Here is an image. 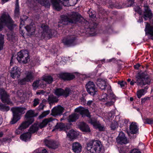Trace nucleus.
<instances>
[{
    "label": "nucleus",
    "instance_id": "nucleus-1",
    "mask_svg": "<svg viewBox=\"0 0 153 153\" xmlns=\"http://www.w3.org/2000/svg\"><path fill=\"white\" fill-rule=\"evenodd\" d=\"M64 25H68L69 23L75 24L77 22L81 23L85 25L89 24L88 22L85 20L77 12H73L67 15H63L62 16L61 20L59 22Z\"/></svg>",
    "mask_w": 153,
    "mask_h": 153
},
{
    "label": "nucleus",
    "instance_id": "nucleus-2",
    "mask_svg": "<svg viewBox=\"0 0 153 153\" xmlns=\"http://www.w3.org/2000/svg\"><path fill=\"white\" fill-rule=\"evenodd\" d=\"M4 25L11 31L16 26L9 14L6 12H4L0 17V32L3 30Z\"/></svg>",
    "mask_w": 153,
    "mask_h": 153
},
{
    "label": "nucleus",
    "instance_id": "nucleus-3",
    "mask_svg": "<svg viewBox=\"0 0 153 153\" xmlns=\"http://www.w3.org/2000/svg\"><path fill=\"white\" fill-rule=\"evenodd\" d=\"M136 81H133L132 80L130 82V84L133 85L135 83L137 84L138 86L142 88L146 84H150L151 79L146 72L138 73L135 76Z\"/></svg>",
    "mask_w": 153,
    "mask_h": 153
},
{
    "label": "nucleus",
    "instance_id": "nucleus-4",
    "mask_svg": "<svg viewBox=\"0 0 153 153\" xmlns=\"http://www.w3.org/2000/svg\"><path fill=\"white\" fill-rule=\"evenodd\" d=\"M87 153H100L102 146L100 141L92 140L86 143Z\"/></svg>",
    "mask_w": 153,
    "mask_h": 153
},
{
    "label": "nucleus",
    "instance_id": "nucleus-5",
    "mask_svg": "<svg viewBox=\"0 0 153 153\" xmlns=\"http://www.w3.org/2000/svg\"><path fill=\"white\" fill-rule=\"evenodd\" d=\"M26 108L22 107H12L11 110L13 114V117L10 122V124H13L19 120L21 117L22 115L24 114Z\"/></svg>",
    "mask_w": 153,
    "mask_h": 153
},
{
    "label": "nucleus",
    "instance_id": "nucleus-6",
    "mask_svg": "<svg viewBox=\"0 0 153 153\" xmlns=\"http://www.w3.org/2000/svg\"><path fill=\"white\" fill-rule=\"evenodd\" d=\"M103 94L100 97V100L102 102H106L105 105L106 106H110L114 105L116 100L115 95L112 92L110 93Z\"/></svg>",
    "mask_w": 153,
    "mask_h": 153
},
{
    "label": "nucleus",
    "instance_id": "nucleus-7",
    "mask_svg": "<svg viewBox=\"0 0 153 153\" xmlns=\"http://www.w3.org/2000/svg\"><path fill=\"white\" fill-rule=\"evenodd\" d=\"M96 83L97 86L102 90H105L107 89V93H110L112 91L111 86L107 82V80L101 78H98L96 81Z\"/></svg>",
    "mask_w": 153,
    "mask_h": 153
},
{
    "label": "nucleus",
    "instance_id": "nucleus-8",
    "mask_svg": "<svg viewBox=\"0 0 153 153\" xmlns=\"http://www.w3.org/2000/svg\"><path fill=\"white\" fill-rule=\"evenodd\" d=\"M38 115V113L35 112L34 110L30 109L28 111L25 115V121L23 122L29 126L34 121V117Z\"/></svg>",
    "mask_w": 153,
    "mask_h": 153
},
{
    "label": "nucleus",
    "instance_id": "nucleus-9",
    "mask_svg": "<svg viewBox=\"0 0 153 153\" xmlns=\"http://www.w3.org/2000/svg\"><path fill=\"white\" fill-rule=\"evenodd\" d=\"M53 123H55L56 125L55 126V128L53 130V131L56 129H59V131H63L67 133V131L70 128V124H65L61 122L58 123V120L55 118H53Z\"/></svg>",
    "mask_w": 153,
    "mask_h": 153
},
{
    "label": "nucleus",
    "instance_id": "nucleus-10",
    "mask_svg": "<svg viewBox=\"0 0 153 153\" xmlns=\"http://www.w3.org/2000/svg\"><path fill=\"white\" fill-rule=\"evenodd\" d=\"M86 88L88 93L91 96H94L97 94V88L92 82L89 81L86 85Z\"/></svg>",
    "mask_w": 153,
    "mask_h": 153
},
{
    "label": "nucleus",
    "instance_id": "nucleus-11",
    "mask_svg": "<svg viewBox=\"0 0 153 153\" xmlns=\"http://www.w3.org/2000/svg\"><path fill=\"white\" fill-rule=\"evenodd\" d=\"M41 27L43 30V33L42 36L44 37H46L48 39L52 37L53 34L55 33V30L49 29V27L44 24H42Z\"/></svg>",
    "mask_w": 153,
    "mask_h": 153
},
{
    "label": "nucleus",
    "instance_id": "nucleus-12",
    "mask_svg": "<svg viewBox=\"0 0 153 153\" xmlns=\"http://www.w3.org/2000/svg\"><path fill=\"white\" fill-rule=\"evenodd\" d=\"M76 37L74 35H68L62 39V42L64 45L68 46L74 45L75 44Z\"/></svg>",
    "mask_w": 153,
    "mask_h": 153
},
{
    "label": "nucleus",
    "instance_id": "nucleus-13",
    "mask_svg": "<svg viewBox=\"0 0 153 153\" xmlns=\"http://www.w3.org/2000/svg\"><path fill=\"white\" fill-rule=\"evenodd\" d=\"M0 96L1 101L3 103L10 105H13V103L10 100L9 95L5 90L3 89L0 90Z\"/></svg>",
    "mask_w": 153,
    "mask_h": 153
},
{
    "label": "nucleus",
    "instance_id": "nucleus-14",
    "mask_svg": "<svg viewBox=\"0 0 153 153\" xmlns=\"http://www.w3.org/2000/svg\"><path fill=\"white\" fill-rule=\"evenodd\" d=\"M71 90L69 88H66L65 90L61 88H56L54 91V94L57 96H63L67 97L69 96L71 93Z\"/></svg>",
    "mask_w": 153,
    "mask_h": 153
},
{
    "label": "nucleus",
    "instance_id": "nucleus-15",
    "mask_svg": "<svg viewBox=\"0 0 153 153\" xmlns=\"http://www.w3.org/2000/svg\"><path fill=\"white\" fill-rule=\"evenodd\" d=\"M144 11H143V18L146 21L148 19H151L153 17L152 12L147 4H144L143 5Z\"/></svg>",
    "mask_w": 153,
    "mask_h": 153
},
{
    "label": "nucleus",
    "instance_id": "nucleus-16",
    "mask_svg": "<svg viewBox=\"0 0 153 153\" xmlns=\"http://www.w3.org/2000/svg\"><path fill=\"white\" fill-rule=\"evenodd\" d=\"M45 145L49 148L55 149L58 147V144L53 140L45 139L44 141Z\"/></svg>",
    "mask_w": 153,
    "mask_h": 153
},
{
    "label": "nucleus",
    "instance_id": "nucleus-17",
    "mask_svg": "<svg viewBox=\"0 0 153 153\" xmlns=\"http://www.w3.org/2000/svg\"><path fill=\"white\" fill-rule=\"evenodd\" d=\"M75 111L76 112H79L83 117L86 116L87 117L90 118L91 117L89 110L88 109H85L82 107H79L76 108L75 109Z\"/></svg>",
    "mask_w": 153,
    "mask_h": 153
},
{
    "label": "nucleus",
    "instance_id": "nucleus-18",
    "mask_svg": "<svg viewBox=\"0 0 153 153\" xmlns=\"http://www.w3.org/2000/svg\"><path fill=\"white\" fill-rule=\"evenodd\" d=\"M64 108L60 105L54 107L51 110V115L56 116L62 115Z\"/></svg>",
    "mask_w": 153,
    "mask_h": 153
},
{
    "label": "nucleus",
    "instance_id": "nucleus-19",
    "mask_svg": "<svg viewBox=\"0 0 153 153\" xmlns=\"http://www.w3.org/2000/svg\"><path fill=\"white\" fill-rule=\"evenodd\" d=\"M27 51L26 50H21L18 53L17 56L16 57L14 56L13 55H12L10 61V64L11 65L13 63V61H14L16 58L18 60V62L20 63L22 61V59L23 58L24 55V54H25L26 52H27Z\"/></svg>",
    "mask_w": 153,
    "mask_h": 153
},
{
    "label": "nucleus",
    "instance_id": "nucleus-20",
    "mask_svg": "<svg viewBox=\"0 0 153 153\" xmlns=\"http://www.w3.org/2000/svg\"><path fill=\"white\" fill-rule=\"evenodd\" d=\"M117 141L118 143L120 144H126L129 142L128 140L125 137V134L122 131L120 133L117 138Z\"/></svg>",
    "mask_w": 153,
    "mask_h": 153
},
{
    "label": "nucleus",
    "instance_id": "nucleus-21",
    "mask_svg": "<svg viewBox=\"0 0 153 153\" xmlns=\"http://www.w3.org/2000/svg\"><path fill=\"white\" fill-rule=\"evenodd\" d=\"M90 123L93 125L95 128L98 129L100 131H103L105 129L104 126H101L99 122L97 121L96 120L91 119L90 121Z\"/></svg>",
    "mask_w": 153,
    "mask_h": 153
},
{
    "label": "nucleus",
    "instance_id": "nucleus-22",
    "mask_svg": "<svg viewBox=\"0 0 153 153\" xmlns=\"http://www.w3.org/2000/svg\"><path fill=\"white\" fill-rule=\"evenodd\" d=\"M48 123H49V125L53 123V118L52 117H50L48 119L46 118L43 120L41 123L38 122L40 129H42L46 127Z\"/></svg>",
    "mask_w": 153,
    "mask_h": 153
},
{
    "label": "nucleus",
    "instance_id": "nucleus-23",
    "mask_svg": "<svg viewBox=\"0 0 153 153\" xmlns=\"http://www.w3.org/2000/svg\"><path fill=\"white\" fill-rule=\"evenodd\" d=\"M10 73L11 77L13 79L19 77L20 74L19 69L16 66L13 67L11 69Z\"/></svg>",
    "mask_w": 153,
    "mask_h": 153
},
{
    "label": "nucleus",
    "instance_id": "nucleus-24",
    "mask_svg": "<svg viewBox=\"0 0 153 153\" xmlns=\"http://www.w3.org/2000/svg\"><path fill=\"white\" fill-rule=\"evenodd\" d=\"M97 24L95 22H93L89 24L88 27L86 29V31L90 34L93 35L96 32V29Z\"/></svg>",
    "mask_w": 153,
    "mask_h": 153
},
{
    "label": "nucleus",
    "instance_id": "nucleus-25",
    "mask_svg": "<svg viewBox=\"0 0 153 153\" xmlns=\"http://www.w3.org/2000/svg\"><path fill=\"white\" fill-rule=\"evenodd\" d=\"M72 150L75 153H79L81 152L82 146L81 144L78 142H74L72 145Z\"/></svg>",
    "mask_w": 153,
    "mask_h": 153
},
{
    "label": "nucleus",
    "instance_id": "nucleus-26",
    "mask_svg": "<svg viewBox=\"0 0 153 153\" xmlns=\"http://www.w3.org/2000/svg\"><path fill=\"white\" fill-rule=\"evenodd\" d=\"M145 31L146 34H149L151 36V39L153 40V25H151L148 23H147Z\"/></svg>",
    "mask_w": 153,
    "mask_h": 153
},
{
    "label": "nucleus",
    "instance_id": "nucleus-27",
    "mask_svg": "<svg viewBox=\"0 0 153 153\" xmlns=\"http://www.w3.org/2000/svg\"><path fill=\"white\" fill-rule=\"evenodd\" d=\"M25 28L28 33L30 35H33L35 33L36 27L35 25L32 23L29 25H27Z\"/></svg>",
    "mask_w": 153,
    "mask_h": 153
},
{
    "label": "nucleus",
    "instance_id": "nucleus-28",
    "mask_svg": "<svg viewBox=\"0 0 153 153\" xmlns=\"http://www.w3.org/2000/svg\"><path fill=\"white\" fill-rule=\"evenodd\" d=\"M14 13V16L15 18H19L20 14V11L19 0H16Z\"/></svg>",
    "mask_w": 153,
    "mask_h": 153
},
{
    "label": "nucleus",
    "instance_id": "nucleus-29",
    "mask_svg": "<svg viewBox=\"0 0 153 153\" xmlns=\"http://www.w3.org/2000/svg\"><path fill=\"white\" fill-rule=\"evenodd\" d=\"M80 129L83 132L89 133L91 130L88 125L84 122H81L79 125Z\"/></svg>",
    "mask_w": 153,
    "mask_h": 153
},
{
    "label": "nucleus",
    "instance_id": "nucleus-30",
    "mask_svg": "<svg viewBox=\"0 0 153 153\" xmlns=\"http://www.w3.org/2000/svg\"><path fill=\"white\" fill-rule=\"evenodd\" d=\"M78 135L77 132L73 129L70 130L67 134V137L71 140L76 139Z\"/></svg>",
    "mask_w": 153,
    "mask_h": 153
},
{
    "label": "nucleus",
    "instance_id": "nucleus-31",
    "mask_svg": "<svg viewBox=\"0 0 153 153\" xmlns=\"http://www.w3.org/2000/svg\"><path fill=\"white\" fill-rule=\"evenodd\" d=\"M136 124V123L132 122L130 126L129 129L131 134H136L138 133V128Z\"/></svg>",
    "mask_w": 153,
    "mask_h": 153
},
{
    "label": "nucleus",
    "instance_id": "nucleus-32",
    "mask_svg": "<svg viewBox=\"0 0 153 153\" xmlns=\"http://www.w3.org/2000/svg\"><path fill=\"white\" fill-rule=\"evenodd\" d=\"M28 126H29L27 125L23 122H22L19 127L15 131V134L16 135L20 134L25 129L27 128Z\"/></svg>",
    "mask_w": 153,
    "mask_h": 153
},
{
    "label": "nucleus",
    "instance_id": "nucleus-33",
    "mask_svg": "<svg viewBox=\"0 0 153 153\" xmlns=\"http://www.w3.org/2000/svg\"><path fill=\"white\" fill-rule=\"evenodd\" d=\"M39 128H40L38 122H37L30 126L29 130V132H30L31 134L37 132Z\"/></svg>",
    "mask_w": 153,
    "mask_h": 153
},
{
    "label": "nucleus",
    "instance_id": "nucleus-34",
    "mask_svg": "<svg viewBox=\"0 0 153 153\" xmlns=\"http://www.w3.org/2000/svg\"><path fill=\"white\" fill-rule=\"evenodd\" d=\"M52 5L54 9L57 11H60L62 9L59 2L57 0H51Z\"/></svg>",
    "mask_w": 153,
    "mask_h": 153
},
{
    "label": "nucleus",
    "instance_id": "nucleus-35",
    "mask_svg": "<svg viewBox=\"0 0 153 153\" xmlns=\"http://www.w3.org/2000/svg\"><path fill=\"white\" fill-rule=\"evenodd\" d=\"M31 136V133L28 132L21 135L20 138L22 140L26 142L30 140Z\"/></svg>",
    "mask_w": 153,
    "mask_h": 153
},
{
    "label": "nucleus",
    "instance_id": "nucleus-36",
    "mask_svg": "<svg viewBox=\"0 0 153 153\" xmlns=\"http://www.w3.org/2000/svg\"><path fill=\"white\" fill-rule=\"evenodd\" d=\"M26 77H25L27 82L33 81L35 78L34 74L33 72L30 71L25 73Z\"/></svg>",
    "mask_w": 153,
    "mask_h": 153
},
{
    "label": "nucleus",
    "instance_id": "nucleus-37",
    "mask_svg": "<svg viewBox=\"0 0 153 153\" xmlns=\"http://www.w3.org/2000/svg\"><path fill=\"white\" fill-rule=\"evenodd\" d=\"M48 100L50 105L57 102L59 100L58 98L53 94H50L48 96Z\"/></svg>",
    "mask_w": 153,
    "mask_h": 153
},
{
    "label": "nucleus",
    "instance_id": "nucleus-38",
    "mask_svg": "<svg viewBox=\"0 0 153 153\" xmlns=\"http://www.w3.org/2000/svg\"><path fill=\"white\" fill-rule=\"evenodd\" d=\"M79 115L76 113H74L71 114L68 116V120L69 122H73L76 121L78 119Z\"/></svg>",
    "mask_w": 153,
    "mask_h": 153
},
{
    "label": "nucleus",
    "instance_id": "nucleus-39",
    "mask_svg": "<svg viewBox=\"0 0 153 153\" xmlns=\"http://www.w3.org/2000/svg\"><path fill=\"white\" fill-rule=\"evenodd\" d=\"M40 4L45 7H49L51 3L49 0H36Z\"/></svg>",
    "mask_w": 153,
    "mask_h": 153
},
{
    "label": "nucleus",
    "instance_id": "nucleus-40",
    "mask_svg": "<svg viewBox=\"0 0 153 153\" xmlns=\"http://www.w3.org/2000/svg\"><path fill=\"white\" fill-rule=\"evenodd\" d=\"M7 39L11 42H14L16 41V36L13 33H7Z\"/></svg>",
    "mask_w": 153,
    "mask_h": 153
},
{
    "label": "nucleus",
    "instance_id": "nucleus-41",
    "mask_svg": "<svg viewBox=\"0 0 153 153\" xmlns=\"http://www.w3.org/2000/svg\"><path fill=\"white\" fill-rule=\"evenodd\" d=\"M24 55L23 58L22 59V60L20 63L26 64L30 60L29 53L27 51V52H26Z\"/></svg>",
    "mask_w": 153,
    "mask_h": 153
},
{
    "label": "nucleus",
    "instance_id": "nucleus-42",
    "mask_svg": "<svg viewBox=\"0 0 153 153\" xmlns=\"http://www.w3.org/2000/svg\"><path fill=\"white\" fill-rule=\"evenodd\" d=\"M42 80L47 82L48 84H51L53 81V78L50 76H44Z\"/></svg>",
    "mask_w": 153,
    "mask_h": 153
},
{
    "label": "nucleus",
    "instance_id": "nucleus-43",
    "mask_svg": "<svg viewBox=\"0 0 153 153\" xmlns=\"http://www.w3.org/2000/svg\"><path fill=\"white\" fill-rule=\"evenodd\" d=\"M10 109V107L5 104L0 103V110L3 112H7Z\"/></svg>",
    "mask_w": 153,
    "mask_h": 153
},
{
    "label": "nucleus",
    "instance_id": "nucleus-44",
    "mask_svg": "<svg viewBox=\"0 0 153 153\" xmlns=\"http://www.w3.org/2000/svg\"><path fill=\"white\" fill-rule=\"evenodd\" d=\"M148 88V86H146L145 87L144 89H142L138 91L137 92V97L139 98H140L144 94V93L146 90Z\"/></svg>",
    "mask_w": 153,
    "mask_h": 153
},
{
    "label": "nucleus",
    "instance_id": "nucleus-45",
    "mask_svg": "<svg viewBox=\"0 0 153 153\" xmlns=\"http://www.w3.org/2000/svg\"><path fill=\"white\" fill-rule=\"evenodd\" d=\"M117 123L115 121L113 120L111 124L110 127L111 129L112 130H114L118 127Z\"/></svg>",
    "mask_w": 153,
    "mask_h": 153
},
{
    "label": "nucleus",
    "instance_id": "nucleus-46",
    "mask_svg": "<svg viewBox=\"0 0 153 153\" xmlns=\"http://www.w3.org/2000/svg\"><path fill=\"white\" fill-rule=\"evenodd\" d=\"M4 43V35L0 34V51L3 49Z\"/></svg>",
    "mask_w": 153,
    "mask_h": 153
},
{
    "label": "nucleus",
    "instance_id": "nucleus-47",
    "mask_svg": "<svg viewBox=\"0 0 153 153\" xmlns=\"http://www.w3.org/2000/svg\"><path fill=\"white\" fill-rule=\"evenodd\" d=\"M134 9L135 12L138 13L139 15H141L142 13V10L138 5H136L134 8Z\"/></svg>",
    "mask_w": 153,
    "mask_h": 153
},
{
    "label": "nucleus",
    "instance_id": "nucleus-48",
    "mask_svg": "<svg viewBox=\"0 0 153 153\" xmlns=\"http://www.w3.org/2000/svg\"><path fill=\"white\" fill-rule=\"evenodd\" d=\"M88 13L89 17L91 18H94L96 16V12L93 10H89Z\"/></svg>",
    "mask_w": 153,
    "mask_h": 153
},
{
    "label": "nucleus",
    "instance_id": "nucleus-49",
    "mask_svg": "<svg viewBox=\"0 0 153 153\" xmlns=\"http://www.w3.org/2000/svg\"><path fill=\"white\" fill-rule=\"evenodd\" d=\"M50 112V111L49 110L44 111L39 116L38 118L39 119H42L43 117H45L47 115L49 114Z\"/></svg>",
    "mask_w": 153,
    "mask_h": 153
},
{
    "label": "nucleus",
    "instance_id": "nucleus-50",
    "mask_svg": "<svg viewBox=\"0 0 153 153\" xmlns=\"http://www.w3.org/2000/svg\"><path fill=\"white\" fill-rule=\"evenodd\" d=\"M67 73H62L59 74L58 77L62 79L67 80Z\"/></svg>",
    "mask_w": 153,
    "mask_h": 153
},
{
    "label": "nucleus",
    "instance_id": "nucleus-51",
    "mask_svg": "<svg viewBox=\"0 0 153 153\" xmlns=\"http://www.w3.org/2000/svg\"><path fill=\"white\" fill-rule=\"evenodd\" d=\"M33 153H48L46 149H36Z\"/></svg>",
    "mask_w": 153,
    "mask_h": 153
},
{
    "label": "nucleus",
    "instance_id": "nucleus-52",
    "mask_svg": "<svg viewBox=\"0 0 153 153\" xmlns=\"http://www.w3.org/2000/svg\"><path fill=\"white\" fill-rule=\"evenodd\" d=\"M40 81V80H38L33 82L32 86L34 89H36L39 87Z\"/></svg>",
    "mask_w": 153,
    "mask_h": 153
},
{
    "label": "nucleus",
    "instance_id": "nucleus-53",
    "mask_svg": "<svg viewBox=\"0 0 153 153\" xmlns=\"http://www.w3.org/2000/svg\"><path fill=\"white\" fill-rule=\"evenodd\" d=\"M27 82V80L25 78L21 79H19L18 80V83L21 85H25L26 84Z\"/></svg>",
    "mask_w": 153,
    "mask_h": 153
},
{
    "label": "nucleus",
    "instance_id": "nucleus-54",
    "mask_svg": "<svg viewBox=\"0 0 153 153\" xmlns=\"http://www.w3.org/2000/svg\"><path fill=\"white\" fill-rule=\"evenodd\" d=\"M67 81L71 80L75 78V76L71 73H67Z\"/></svg>",
    "mask_w": 153,
    "mask_h": 153
},
{
    "label": "nucleus",
    "instance_id": "nucleus-55",
    "mask_svg": "<svg viewBox=\"0 0 153 153\" xmlns=\"http://www.w3.org/2000/svg\"><path fill=\"white\" fill-rule=\"evenodd\" d=\"M113 1H114V0ZM108 3L109 4L110 7L111 8H113V7L119 8V7H118L116 4L114 3V1H112V0H109Z\"/></svg>",
    "mask_w": 153,
    "mask_h": 153
},
{
    "label": "nucleus",
    "instance_id": "nucleus-56",
    "mask_svg": "<svg viewBox=\"0 0 153 153\" xmlns=\"http://www.w3.org/2000/svg\"><path fill=\"white\" fill-rule=\"evenodd\" d=\"M118 84L120 85L122 88H124L126 85V82L123 81H119L118 82Z\"/></svg>",
    "mask_w": 153,
    "mask_h": 153
},
{
    "label": "nucleus",
    "instance_id": "nucleus-57",
    "mask_svg": "<svg viewBox=\"0 0 153 153\" xmlns=\"http://www.w3.org/2000/svg\"><path fill=\"white\" fill-rule=\"evenodd\" d=\"M145 123H147L149 124H153V119L147 118L145 120Z\"/></svg>",
    "mask_w": 153,
    "mask_h": 153
},
{
    "label": "nucleus",
    "instance_id": "nucleus-58",
    "mask_svg": "<svg viewBox=\"0 0 153 153\" xmlns=\"http://www.w3.org/2000/svg\"><path fill=\"white\" fill-rule=\"evenodd\" d=\"M150 98V97H145L144 98H142L141 101V104H143V103H145L146 101L147 100H149Z\"/></svg>",
    "mask_w": 153,
    "mask_h": 153
},
{
    "label": "nucleus",
    "instance_id": "nucleus-59",
    "mask_svg": "<svg viewBox=\"0 0 153 153\" xmlns=\"http://www.w3.org/2000/svg\"><path fill=\"white\" fill-rule=\"evenodd\" d=\"M39 100L37 98L33 100V106H36L39 103Z\"/></svg>",
    "mask_w": 153,
    "mask_h": 153
},
{
    "label": "nucleus",
    "instance_id": "nucleus-60",
    "mask_svg": "<svg viewBox=\"0 0 153 153\" xmlns=\"http://www.w3.org/2000/svg\"><path fill=\"white\" fill-rule=\"evenodd\" d=\"M130 153H141L138 149H132Z\"/></svg>",
    "mask_w": 153,
    "mask_h": 153
},
{
    "label": "nucleus",
    "instance_id": "nucleus-61",
    "mask_svg": "<svg viewBox=\"0 0 153 153\" xmlns=\"http://www.w3.org/2000/svg\"><path fill=\"white\" fill-rule=\"evenodd\" d=\"M44 105L42 103H41L39 106V110H42L44 108Z\"/></svg>",
    "mask_w": 153,
    "mask_h": 153
},
{
    "label": "nucleus",
    "instance_id": "nucleus-62",
    "mask_svg": "<svg viewBox=\"0 0 153 153\" xmlns=\"http://www.w3.org/2000/svg\"><path fill=\"white\" fill-rule=\"evenodd\" d=\"M28 17L25 15H23L20 18V20L25 21L27 18Z\"/></svg>",
    "mask_w": 153,
    "mask_h": 153
},
{
    "label": "nucleus",
    "instance_id": "nucleus-63",
    "mask_svg": "<svg viewBox=\"0 0 153 153\" xmlns=\"http://www.w3.org/2000/svg\"><path fill=\"white\" fill-rule=\"evenodd\" d=\"M134 0H129L128 2L129 3H130V4L129 5H128L127 6V7H129V6L131 7V6H132L133 4H134Z\"/></svg>",
    "mask_w": 153,
    "mask_h": 153
},
{
    "label": "nucleus",
    "instance_id": "nucleus-64",
    "mask_svg": "<svg viewBox=\"0 0 153 153\" xmlns=\"http://www.w3.org/2000/svg\"><path fill=\"white\" fill-rule=\"evenodd\" d=\"M143 17L140 16L139 17V19L138 21V22L140 23L142 22H143Z\"/></svg>",
    "mask_w": 153,
    "mask_h": 153
}]
</instances>
